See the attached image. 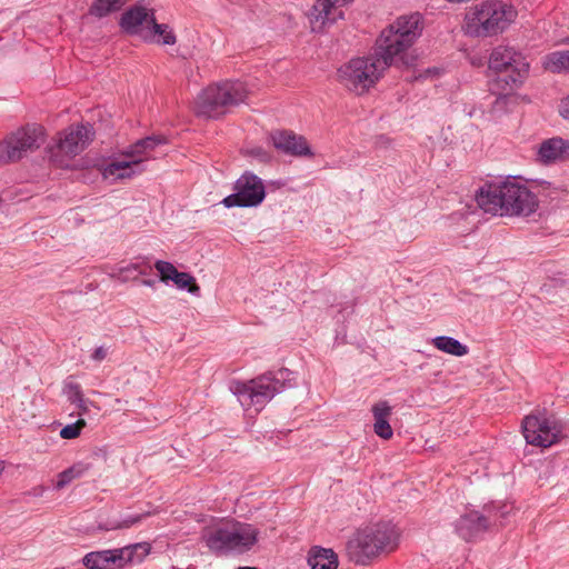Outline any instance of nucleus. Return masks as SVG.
<instances>
[{"instance_id":"nucleus-1","label":"nucleus","mask_w":569,"mask_h":569,"mask_svg":"<svg viewBox=\"0 0 569 569\" xmlns=\"http://www.w3.org/2000/svg\"><path fill=\"white\" fill-rule=\"evenodd\" d=\"M420 33L419 14L398 18L381 32L375 54L351 59L338 69V81L350 92L358 96L366 93L389 66L397 60L403 61L406 51Z\"/></svg>"},{"instance_id":"nucleus-2","label":"nucleus","mask_w":569,"mask_h":569,"mask_svg":"<svg viewBox=\"0 0 569 569\" xmlns=\"http://www.w3.org/2000/svg\"><path fill=\"white\" fill-rule=\"evenodd\" d=\"M476 200L485 212L495 216H529L538 207L536 194L515 177L486 183Z\"/></svg>"},{"instance_id":"nucleus-3","label":"nucleus","mask_w":569,"mask_h":569,"mask_svg":"<svg viewBox=\"0 0 569 569\" xmlns=\"http://www.w3.org/2000/svg\"><path fill=\"white\" fill-rule=\"evenodd\" d=\"M400 542V530L391 522H380L357 531L348 541L350 559L357 565H367L371 560L395 551Z\"/></svg>"},{"instance_id":"nucleus-4","label":"nucleus","mask_w":569,"mask_h":569,"mask_svg":"<svg viewBox=\"0 0 569 569\" xmlns=\"http://www.w3.org/2000/svg\"><path fill=\"white\" fill-rule=\"evenodd\" d=\"M293 372L281 368L273 372H267L249 381H232L230 391L237 397L241 407L246 410L254 408L260 411L277 393L293 380Z\"/></svg>"},{"instance_id":"nucleus-5","label":"nucleus","mask_w":569,"mask_h":569,"mask_svg":"<svg viewBox=\"0 0 569 569\" xmlns=\"http://www.w3.org/2000/svg\"><path fill=\"white\" fill-rule=\"evenodd\" d=\"M163 143H166V139L159 136H150L138 140L103 166L101 171L103 178L117 182L141 174L146 170L144 162L153 159L154 149Z\"/></svg>"},{"instance_id":"nucleus-6","label":"nucleus","mask_w":569,"mask_h":569,"mask_svg":"<svg viewBox=\"0 0 569 569\" xmlns=\"http://www.w3.org/2000/svg\"><path fill=\"white\" fill-rule=\"evenodd\" d=\"M512 6L486 1L476 4L465 17L463 30L471 37H491L502 32L516 19Z\"/></svg>"},{"instance_id":"nucleus-7","label":"nucleus","mask_w":569,"mask_h":569,"mask_svg":"<svg viewBox=\"0 0 569 569\" xmlns=\"http://www.w3.org/2000/svg\"><path fill=\"white\" fill-rule=\"evenodd\" d=\"M248 96L246 84L239 80H226L204 88L196 99V112L206 118H219L230 108L244 102Z\"/></svg>"},{"instance_id":"nucleus-8","label":"nucleus","mask_w":569,"mask_h":569,"mask_svg":"<svg viewBox=\"0 0 569 569\" xmlns=\"http://www.w3.org/2000/svg\"><path fill=\"white\" fill-rule=\"evenodd\" d=\"M259 531L252 525L226 522L203 532L207 547L217 555L242 553L250 550L258 540Z\"/></svg>"},{"instance_id":"nucleus-9","label":"nucleus","mask_w":569,"mask_h":569,"mask_svg":"<svg viewBox=\"0 0 569 569\" xmlns=\"http://www.w3.org/2000/svg\"><path fill=\"white\" fill-rule=\"evenodd\" d=\"M489 68L500 73L496 83H505L510 91L520 88L529 73V62L522 53L508 46H499L492 50Z\"/></svg>"},{"instance_id":"nucleus-10","label":"nucleus","mask_w":569,"mask_h":569,"mask_svg":"<svg viewBox=\"0 0 569 569\" xmlns=\"http://www.w3.org/2000/svg\"><path fill=\"white\" fill-rule=\"evenodd\" d=\"M93 134L89 123L68 127L59 133L54 146L50 148V159L60 167H68L69 161L90 144Z\"/></svg>"},{"instance_id":"nucleus-11","label":"nucleus","mask_w":569,"mask_h":569,"mask_svg":"<svg viewBox=\"0 0 569 569\" xmlns=\"http://www.w3.org/2000/svg\"><path fill=\"white\" fill-rule=\"evenodd\" d=\"M46 140L44 129L39 124H27L0 142V160L16 161L28 151L40 148Z\"/></svg>"},{"instance_id":"nucleus-12","label":"nucleus","mask_w":569,"mask_h":569,"mask_svg":"<svg viewBox=\"0 0 569 569\" xmlns=\"http://www.w3.org/2000/svg\"><path fill=\"white\" fill-rule=\"evenodd\" d=\"M522 433L528 443L547 448L563 437V427L555 417L538 412L523 419Z\"/></svg>"},{"instance_id":"nucleus-13","label":"nucleus","mask_w":569,"mask_h":569,"mask_svg":"<svg viewBox=\"0 0 569 569\" xmlns=\"http://www.w3.org/2000/svg\"><path fill=\"white\" fill-rule=\"evenodd\" d=\"M510 509L507 505L497 507L491 503L483 507V513L476 510L468 511L461 515L456 522V532L466 541L473 540L482 535L491 523L497 522L498 513L505 517Z\"/></svg>"},{"instance_id":"nucleus-14","label":"nucleus","mask_w":569,"mask_h":569,"mask_svg":"<svg viewBox=\"0 0 569 569\" xmlns=\"http://www.w3.org/2000/svg\"><path fill=\"white\" fill-rule=\"evenodd\" d=\"M234 192L222 200L226 208L257 207L266 198L263 181L251 172H244L234 183Z\"/></svg>"},{"instance_id":"nucleus-15","label":"nucleus","mask_w":569,"mask_h":569,"mask_svg":"<svg viewBox=\"0 0 569 569\" xmlns=\"http://www.w3.org/2000/svg\"><path fill=\"white\" fill-rule=\"evenodd\" d=\"M352 0H317L308 12V19L312 32H321L343 18L342 7Z\"/></svg>"},{"instance_id":"nucleus-16","label":"nucleus","mask_w":569,"mask_h":569,"mask_svg":"<svg viewBox=\"0 0 569 569\" xmlns=\"http://www.w3.org/2000/svg\"><path fill=\"white\" fill-rule=\"evenodd\" d=\"M270 140L273 147L286 154L295 157H311V151L307 140L292 131L277 130L270 133Z\"/></svg>"},{"instance_id":"nucleus-17","label":"nucleus","mask_w":569,"mask_h":569,"mask_svg":"<svg viewBox=\"0 0 569 569\" xmlns=\"http://www.w3.org/2000/svg\"><path fill=\"white\" fill-rule=\"evenodd\" d=\"M153 18L152 11L136 6L122 14L120 26L128 33L139 34L143 38L150 24L153 23Z\"/></svg>"},{"instance_id":"nucleus-18","label":"nucleus","mask_w":569,"mask_h":569,"mask_svg":"<svg viewBox=\"0 0 569 569\" xmlns=\"http://www.w3.org/2000/svg\"><path fill=\"white\" fill-rule=\"evenodd\" d=\"M122 559V549H108L87 553L82 563L87 569H114Z\"/></svg>"},{"instance_id":"nucleus-19","label":"nucleus","mask_w":569,"mask_h":569,"mask_svg":"<svg viewBox=\"0 0 569 569\" xmlns=\"http://www.w3.org/2000/svg\"><path fill=\"white\" fill-rule=\"evenodd\" d=\"M569 156V141L551 138L543 141L538 149V159L542 163H551Z\"/></svg>"},{"instance_id":"nucleus-20","label":"nucleus","mask_w":569,"mask_h":569,"mask_svg":"<svg viewBox=\"0 0 569 569\" xmlns=\"http://www.w3.org/2000/svg\"><path fill=\"white\" fill-rule=\"evenodd\" d=\"M391 412L392 408L387 401H379L372 407L375 433L386 440L390 439L393 435L392 428L389 423Z\"/></svg>"},{"instance_id":"nucleus-21","label":"nucleus","mask_w":569,"mask_h":569,"mask_svg":"<svg viewBox=\"0 0 569 569\" xmlns=\"http://www.w3.org/2000/svg\"><path fill=\"white\" fill-rule=\"evenodd\" d=\"M338 556L332 549L315 546L308 553V565L311 569H337Z\"/></svg>"},{"instance_id":"nucleus-22","label":"nucleus","mask_w":569,"mask_h":569,"mask_svg":"<svg viewBox=\"0 0 569 569\" xmlns=\"http://www.w3.org/2000/svg\"><path fill=\"white\" fill-rule=\"evenodd\" d=\"M143 39L146 41L161 44H174L177 41L176 36L169 26L164 23H157L154 18L153 23L148 28Z\"/></svg>"},{"instance_id":"nucleus-23","label":"nucleus","mask_w":569,"mask_h":569,"mask_svg":"<svg viewBox=\"0 0 569 569\" xmlns=\"http://www.w3.org/2000/svg\"><path fill=\"white\" fill-rule=\"evenodd\" d=\"M542 67L552 73L569 72V50L553 51L542 58Z\"/></svg>"},{"instance_id":"nucleus-24","label":"nucleus","mask_w":569,"mask_h":569,"mask_svg":"<svg viewBox=\"0 0 569 569\" xmlns=\"http://www.w3.org/2000/svg\"><path fill=\"white\" fill-rule=\"evenodd\" d=\"M432 345L438 350L456 357L466 356L469 351L466 345L449 336H439L433 338Z\"/></svg>"},{"instance_id":"nucleus-25","label":"nucleus","mask_w":569,"mask_h":569,"mask_svg":"<svg viewBox=\"0 0 569 569\" xmlns=\"http://www.w3.org/2000/svg\"><path fill=\"white\" fill-rule=\"evenodd\" d=\"M90 466L86 462L79 461L69 467L68 469L61 471L58 475V480L56 482V489L60 490L71 483L73 480L81 478L87 473Z\"/></svg>"},{"instance_id":"nucleus-26","label":"nucleus","mask_w":569,"mask_h":569,"mask_svg":"<svg viewBox=\"0 0 569 569\" xmlns=\"http://www.w3.org/2000/svg\"><path fill=\"white\" fill-rule=\"evenodd\" d=\"M151 271V266L147 262L129 263L119 269L118 278L122 281H129L138 278L141 274H147Z\"/></svg>"},{"instance_id":"nucleus-27","label":"nucleus","mask_w":569,"mask_h":569,"mask_svg":"<svg viewBox=\"0 0 569 569\" xmlns=\"http://www.w3.org/2000/svg\"><path fill=\"white\" fill-rule=\"evenodd\" d=\"M194 277H192L190 273L178 271L174 273V277L171 281L177 286L178 289H188L190 293L199 295L200 288L194 283Z\"/></svg>"},{"instance_id":"nucleus-28","label":"nucleus","mask_w":569,"mask_h":569,"mask_svg":"<svg viewBox=\"0 0 569 569\" xmlns=\"http://www.w3.org/2000/svg\"><path fill=\"white\" fill-rule=\"evenodd\" d=\"M62 393L66 396L67 400L73 406L77 402H81V399L84 397L81 386L74 381L64 382Z\"/></svg>"},{"instance_id":"nucleus-29","label":"nucleus","mask_w":569,"mask_h":569,"mask_svg":"<svg viewBox=\"0 0 569 569\" xmlns=\"http://www.w3.org/2000/svg\"><path fill=\"white\" fill-rule=\"evenodd\" d=\"M505 92L500 93L496 97L495 102L492 103V109L495 112H502L508 110V103L513 99L511 92L505 83L497 84Z\"/></svg>"},{"instance_id":"nucleus-30","label":"nucleus","mask_w":569,"mask_h":569,"mask_svg":"<svg viewBox=\"0 0 569 569\" xmlns=\"http://www.w3.org/2000/svg\"><path fill=\"white\" fill-rule=\"evenodd\" d=\"M154 268L159 272L160 279L163 282L171 281L174 277V273L178 272L177 268L171 262L163 260L156 261Z\"/></svg>"},{"instance_id":"nucleus-31","label":"nucleus","mask_w":569,"mask_h":569,"mask_svg":"<svg viewBox=\"0 0 569 569\" xmlns=\"http://www.w3.org/2000/svg\"><path fill=\"white\" fill-rule=\"evenodd\" d=\"M83 427H86V421L83 419H79L74 423L64 426L60 430V437L62 439H74L79 437Z\"/></svg>"},{"instance_id":"nucleus-32","label":"nucleus","mask_w":569,"mask_h":569,"mask_svg":"<svg viewBox=\"0 0 569 569\" xmlns=\"http://www.w3.org/2000/svg\"><path fill=\"white\" fill-rule=\"evenodd\" d=\"M108 356V348L100 346L97 347L90 355V358L96 362L103 361Z\"/></svg>"},{"instance_id":"nucleus-33","label":"nucleus","mask_w":569,"mask_h":569,"mask_svg":"<svg viewBox=\"0 0 569 569\" xmlns=\"http://www.w3.org/2000/svg\"><path fill=\"white\" fill-rule=\"evenodd\" d=\"M91 406H94V403L84 397L81 399V402H77L74 405V407L78 409L80 416L88 415Z\"/></svg>"},{"instance_id":"nucleus-34","label":"nucleus","mask_w":569,"mask_h":569,"mask_svg":"<svg viewBox=\"0 0 569 569\" xmlns=\"http://www.w3.org/2000/svg\"><path fill=\"white\" fill-rule=\"evenodd\" d=\"M140 519H141V516H130V517L126 518L121 523L112 527V529L129 528V527L133 526L134 523H137Z\"/></svg>"},{"instance_id":"nucleus-35","label":"nucleus","mask_w":569,"mask_h":569,"mask_svg":"<svg viewBox=\"0 0 569 569\" xmlns=\"http://www.w3.org/2000/svg\"><path fill=\"white\" fill-rule=\"evenodd\" d=\"M559 111L562 118L569 120V94L561 100Z\"/></svg>"},{"instance_id":"nucleus-36","label":"nucleus","mask_w":569,"mask_h":569,"mask_svg":"<svg viewBox=\"0 0 569 569\" xmlns=\"http://www.w3.org/2000/svg\"><path fill=\"white\" fill-rule=\"evenodd\" d=\"M4 470V461L0 460V476L2 475Z\"/></svg>"},{"instance_id":"nucleus-37","label":"nucleus","mask_w":569,"mask_h":569,"mask_svg":"<svg viewBox=\"0 0 569 569\" xmlns=\"http://www.w3.org/2000/svg\"><path fill=\"white\" fill-rule=\"evenodd\" d=\"M237 569H258V568L257 567L243 566V567H238Z\"/></svg>"},{"instance_id":"nucleus-38","label":"nucleus","mask_w":569,"mask_h":569,"mask_svg":"<svg viewBox=\"0 0 569 569\" xmlns=\"http://www.w3.org/2000/svg\"><path fill=\"white\" fill-rule=\"evenodd\" d=\"M143 283H144L146 286H151V281H148V280L143 281Z\"/></svg>"}]
</instances>
